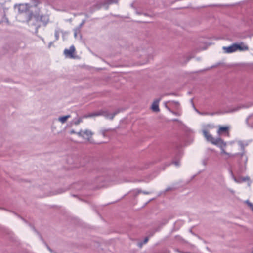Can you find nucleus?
<instances>
[{"label":"nucleus","mask_w":253,"mask_h":253,"mask_svg":"<svg viewBox=\"0 0 253 253\" xmlns=\"http://www.w3.org/2000/svg\"><path fill=\"white\" fill-rule=\"evenodd\" d=\"M39 4L40 1L38 0H28L25 3L15 4L14 7L20 13H29L27 19L28 24H30L32 18H34L37 21H40L46 25L49 21V15L40 14Z\"/></svg>","instance_id":"nucleus-1"},{"label":"nucleus","mask_w":253,"mask_h":253,"mask_svg":"<svg viewBox=\"0 0 253 253\" xmlns=\"http://www.w3.org/2000/svg\"><path fill=\"white\" fill-rule=\"evenodd\" d=\"M213 127V126L210 124L204 126L202 130L204 136L207 141L211 142L212 144L218 146L220 148L225 147L226 146V143L220 137L214 138L209 133V130Z\"/></svg>","instance_id":"nucleus-2"},{"label":"nucleus","mask_w":253,"mask_h":253,"mask_svg":"<svg viewBox=\"0 0 253 253\" xmlns=\"http://www.w3.org/2000/svg\"><path fill=\"white\" fill-rule=\"evenodd\" d=\"M118 113V111H115L113 113H110L107 111H103L101 113H89L87 115H85L84 116V118L93 117L100 115H102L105 116L107 119L112 120L114 117Z\"/></svg>","instance_id":"nucleus-3"},{"label":"nucleus","mask_w":253,"mask_h":253,"mask_svg":"<svg viewBox=\"0 0 253 253\" xmlns=\"http://www.w3.org/2000/svg\"><path fill=\"white\" fill-rule=\"evenodd\" d=\"M77 134L88 142H92V137L94 134L91 130L89 129L81 130L77 132Z\"/></svg>","instance_id":"nucleus-4"},{"label":"nucleus","mask_w":253,"mask_h":253,"mask_svg":"<svg viewBox=\"0 0 253 253\" xmlns=\"http://www.w3.org/2000/svg\"><path fill=\"white\" fill-rule=\"evenodd\" d=\"M229 126H219L217 133L219 135H225V136H229Z\"/></svg>","instance_id":"nucleus-5"},{"label":"nucleus","mask_w":253,"mask_h":253,"mask_svg":"<svg viewBox=\"0 0 253 253\" xmlns=\"http://www.w3.org/2000/svg\"><path fill=\"white\" fill-rule=\"evenodd\" d=\"M75 52V48L74 45H72L69 49H65L64 53L66 57L73 58Z\"/></svg>","instance_id":"nucleus-6"},{"label":"nucleus","mask_w":253,"mask_h":253,"mask_svg":"<svg viewBox=\"0 0 253 253\" xmlns=\"http://www.w3.org/2000/svg\"><path fill=\"white\" fill-rule=\"evenodd\" d=\"M235 45L236 51L238 50L240 51H247L249 50L248 46L243 42H241L240 43H235Z\"/></svg>","instance_id":"nucleus-7"},{"label":"nucleus","mask_w":253,"mask_h":253,"mask_svg":"<svg viewBox=\"0 0 253 253\" xmlns=\"http://www.w3.org/2000/svg\"><path fill=\"white\" fill-rule=\"evenodd\" d=\"M223 49L227 53H230L236 51L235 43L232 44L228 47H223Z\"/></svg>","instance_id":"nucleus-8"},{"label":"nucleus","mask_w":253,"mask_h":253,"mask_svg":"<svg viewBox=\"0 0 253 253\" xmlns=\"http://www.w3.org/2000/svg\"><path fill=\"white\" fill-rule=\"evenodd\" d=\"M161 99L156 100L154 101L152 105L151 108L153 111L155 112H159V102L160 101Z\"/></svg>","instance_id":"nucleus-9"},{"label":"nucleus","mask_w":253,"mask_h":253,"mask_svg":"<svg viewBox=\"0 0 253 253\" xmlns=\"http://www.w3.org/2000/svg\"><path fill=\"white\" fill-rule=\"evenodd\" d=\"M71 117L70 115H68L64 116H61L58 118V121H60L62 124L65 123L68 119Z\"/></svg>","instance_id":"nucleus-10"},{"label":"nucleus","mask_w":253,"mask_h":253,"mask_svg":"<svg viewBox=\"0 0 253 253\" xmlns=\"http://www.w3.org/2000/svg\"><path fill=\"white\" fill-rule=\"evenodd\" d=\"M8 9H6V8H5L4 9V14L3 15V17L2 18V20L1 22H3V23H5L6 24H8L9 23V22H8V19L5 17V16H6V10H7Z\"/></svg>","instance_id":"nucleus-11"},{"label":"nucleus","mask_w":253,"mask_h":253,"mask_svg":"<svg viewBox=\"0 0 253 253\" xmlns=\"http://www.w3.org/2000/svg\"><path fill=\"white\" fill-rule=\"evenodd\" d=\"M62 32V30L58 28L55 30V37L56 40H58L59 38V34L60 33Z\"/></svg>","instance_id":"nucleus-12"},{"label":"nucleus","mask_w":253,"mask_h":253,"mask_svg":"<svg viewBox=\"0 0 253 253\" xmlns=\"http://www.w3.org/2000/svg\"><path fill=\"white\" fill-rule=\"evenodd\" d=\"M80 31H81L80 27H77L74 29L75 38L77 37V35H78V34H80Z\"/></svg>","instance_id":"nucleus-13"},{"label":"nucleus","mask_w":253,"mask_h":253,"mask_svg":"<svg viewBox=\"0 0 253 253\" xmlns=\"http://www.w3.org/2000/svg\"><path fill=\"white\" fill-rule=\"evenodd\" d=\"M169 103H170V106H171L175 107L176 108H178L179 107V103L177 102L172 101L169 102Z\"/></svg>","instance_id":"nucleus-14"},{"label":"nucleus","mask_w":253,"mask_h":253,"mask_svg":"<svg viewBox=\"0 0 253 253\" xmlns=\"http://www.w3.org/2000/svg\"><path fill=\"white\" fill-rule=\"evenodd\" d=\"M82 122V119L81 118H80L77 119V120H75L74 121L73 123L76 125H78Z\"/></svg>","instance_id":"nucleus-15"},{"label":"nucleus","mask_w":253,"mask_h":253,"mask_svg":"<svg viewBox=\"0 0 253 253\" xmlns=\"http://www.w3.org/2000/svg\"><path fill=\"white\" fill-rule=\"evenodd\" d=\"M245 203H246L248 206L253 211V204L251 203L249 200H246L245 201Z\"/></svg>","instance_id":"nucleus-16"},{"label":"nucleus","mask_w":253,"mask_h":253,"mask_svg":"<svg viewBox=\"0 0 253 253\" xmlns=\"http://www.w3.org/2000/svg\"><path fill=\"white\" fill-rule=\"evenodd\" d=\"M118 0H107V3L108 4H110L113 3H117Z\"/></svg>","instance_id":"nucleus-17"},{"label":"nucleus","mask_w":253,"mask_h":253,"mask_svg":"<svg viewBox=\"0 0 253 253\" xmlns=\"http://www.w3.org/2000/svg\"><path fill=\"white\" fill-rule=\"evenodd\" d=\"M167 109H168V110L169 111H170V112L172 113L173 114H175V115H176L177 116H179L180 115V113H179L178 112H174V111H172L167 106Z\"/></svg>","instance_id":"nucleus-18"},{"label":"nucleus","mask_w":253,"mask_h":253,"mask_svg":"<svg viewBox=\"0 0 253 253\" xmlns=\"http://www.w3.org/2000/svg\"><path fill=\"white\" fill-rule=\"evenodd\" d=\"M224 147H222V148H220L221 149V153L223 154H228V153L226 152L225 150V149H224Z\"/></svg>","instance_id":"nucleus-19"},{"label":"nucleus","mask_w":253,"mask_h":253,"mask_svg":"<svg viewBox=\"0 0 253 253\" xmlns=\"http://www.w3.org/2000/svg\"><path fill=\"white\" fill-rule=\"evenodd\" d=\"M173 189H173L172 187H168V188L166 189L165 191H166V192H168V191H172V190H173Z\"/></svg>","instance_id":"nucleus-20"},{"label":"nucleus","mask_w":253,"mask_h":253,"mask_svg":"<svg viewBox=\"0 0 253 253\" xmlns=\"http://www.w3.org/2000/svg\"><path fill=\"white\" fill-rule=\"evenodd\" d=\"M148 240H149V238H148V237H146V238L144 239V241H143V243H144V244H146V243H147V242L148 241Z\"/></svg>","instance_id":"nucleus-21"},{"label":"nucleus","mask_w":253,"mask_h":253,"mask_svg":"<svg viewBox=\"0 0 253 253\" xmlns=\"http://www.w3.org/2000/svg\"><path fill=\"white\" fill-rule=\"evenodd\" d=\"M53 44V42H50L48 44V48H50L51 47V46H52Z\"/></svg>","instance_id":"nucleus-22"},{"label":"nucleus","mask_w":253,"mask_h":253,"mask_svg":"<svg viewBox=\"0 0 253 253\" xmlns=\"http://www.w3.org/2000/svg\"><path fill=\"white\" fill-rule=\"evenodd\" d=\"M144 244L143 242H140L138 243V246L139 247H142V246H143V245Z\"/></svg>","instance_id":"nucleus-23"},{"label":"nucleus","mask_w":253,"mask_h":253,"mask_svg":"<svg viewBox=\"0 0 253 253\" xmlns=\"http://www.w3.org/2000/svg\"><path fill=\"white\" fill-rule=\"evenodd\" d=\"M174 163L177 166H178L179 165V163L178 162H174Z\"/></svg>","instance_id":"nucleus-24"},{"label":"nucleus","mask_w":253,"mask_h":253,"mask_svg":"<svg viewBox=\"0 0 253 253\" xmlns=\"http://www.w3.org/2000/svg\"><path fill=\"white\" fill-rule=\"evenodd\" d=\"M142 193H144V194H149L150 193L149 192L147 191H143Z\"/></svg>","instance_id":"nucleus-25"},{"label":"nucleus","mask_w":253,"mask_h":253,"mask_svg":"<svg viewBox=\"0 0 253 253\" xmlns=\"http://www.w3.org/2000/svg\"><path fill=\"white\" fill-rule=\"evenodd\" d=\"M70 133L71 134H74V133H77L74 130H72L71 131Z\"/></svg>","instance_id":"nucleus-26"},{"label":"nucleus","mask_w":253,"mask_h":253,"mask_svg":"<svg viewBox=\"0 0 253 253\" xmlns=\"http://www.w3.org/2000/svg\"><path fill=\"white\" fill-rule=\"evenodd\" d=\"M226 155L228 156V157H231V156H235V155H231L230 153H228V154H226ZM237 154H236V155Z\"/></svg>","instance_id":"nucleus-27"},{"label":"nucleus","mask_w":253,"mask_h":253,"mask_svg":"<svg viewBox=\"0 0 253 253\" xmlns=\"http://www.w3.org/2000/svg\"><path fill=\"white\" fill-rule=\"evenodd\" d=\"M84 22H83L80 25V26L78 27H80V29L81 28V27H82L83 25L84 24Z\"/></svg>","instance_id":"nucleus-28"},{"label":"nucleus","mask_w":253,"mask_h":253,"mask_svg":"<svg viewBox=\"0 0 253 253\" xmlns=\"http://www.w3.org/2000/svg\"><path fill=\"white\" fill-rule=\"evenodd\" d=\"M142 192L143 191L142 190H138L137 193L138 194V193H142Z\"/></svg>","instance_id":"nucleus-29"},{"label":"nucleus","mask_w":253,"mask_h":253,"mask_svg":"<svg viewBox=\"0 0 253 253\" xmlns=\"http://www.w3.org/2000/svg\"><path fill=\"white\" fill-rule=\"evenodd\" d=\"M102 135L105 136V132L104 131H102Z\"/></svg>","instance_id":"nucleus-30"},{"label":"nucleus","mask_w":253,"mask_h":253,"mask_svg":"<svg viewBox=\"0 0 253 253\" xmlns=\"http://www.w3.org/2000/svg\"><path fill=\"white\" fill-rule=\"evenodd\" d=\"M245 162H246L247 161V158L246 156H245Z\"/></svg>","instance_id":"nucleus-31"},{"label":"nucleus","mask_w":253,"mask_h":253,"mask_svg":"<svg viewBox=\"0 0 253 253\" xmlns=\"http://www.w3.org/2000/svg\"><path fill=\"white\" fill-rule=\"evenodd\" d=\"M216 114V113H211V115H213L214 114Z\"/></svg>","instance_id":"nucleus-32"},{"label":"nucleus","mask_w":253,"mask_h":253,"mask_svg":"<svg viewBox=\"0 0 253 253\" xmlns=\"http://www.w3.org/2000/svg\"><path fill=\"white\" fill-rule=\"evenodd\" d=\"M64 191V190H61V191H60L59 193H62V192H63Z\"/></svg>","instance_id":"nucleus-33"},{"label":"nucleus","mask_w":253,"mask_h":253,"mask_svg":"<svg viewBox=\"0 0 253 253\" xmlns=\"http://www.w3.org/2000/svg\"><path fill=\"white\" fill-rule=\"evenodd\" d=\"M244 154L243 153H242V154H241V157H244Z\"/></svg>","instance_id":"nucleus-34"},{"label":"nucleus","mask_w":253,"mask_h":253,"mask_svg":"<svg viewBox=\"0 0 253 253\" xmlns=\"http://www.w3.org/2000/svg\"><path fill=\"white\" fill-rule=\"evenodd\" d=\"M252 253H253V251L252 252Z\"/></svg>","instance_id":"nucleus-35"}]
</instances>
